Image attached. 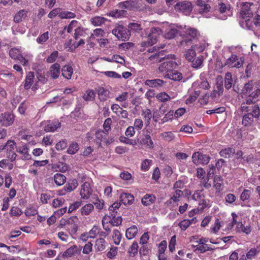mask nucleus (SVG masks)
<instances>
[{
  "mask_svg": "<svg viewBox=\"0 0 260 260\" xmlns=\"http://www.w3.org/2000/svg\"><path fill=\"white\" fill-rule=\"evenodd\" d=\"M241 109L243 111L248 112L243 116L242 123L245 126H251L253 122V118H258L260 116L259 107L257 104L242 103Z\"/></svg>",
  "mask_w": 260,
  "mask_h": 260,
  "instance_id": "f257e3e1",
  "label": "nucleus"
},
{
  "mask_svg": "<svg viewBox=\"0 0 260 260\" xmlns=\"http://www.w3.org/2000/svg\"><path fill=\"white\" fill-rule=\"evenodd\" d=\"M242 97L245 99L242 103L247 105L255 104L260 94V90L255 86L252 81L246 83L242 90Z\"/></svg>",
  "mask_w": 260,
  "mask_h": 260,
  "instance_id": "f03ea898",
  "label": "nucleus"
},
{
  "mask_svg": "<svg viewBox=\"0 0 260 260\" xmlns=\"http://www.w3.org/2000/svg\"><path fill=\"white\" fill-rule=\"evenodd\" d=\"M166 61L161 63L158 67V71L160 73L165 75L169 74L178 66L175 60V56L173 54L166 56Z\"/></svg>",
  "mask_w": 260,
  "mask_h": 260,
  "instance_id": "7ed1b4c3",
  "label": "nucleus"
},
{
  "mask_svg": "<svg viewBox=\"0 0 260 260\" xmlns=\"http://www.w3.org/2000/svg\"><path fill=\"white\" fill-rule=\"evenodd\" d=\"M162 30L160 28L158 27H152L148 35V40L147 41H143L141 43L140 45L143 49H140V51H143L144 50L145 47L149 46H152L157 42V36L161 35Z\"/></svg>",
  "mask_w": 260,
  "mask_h": 260,
  "instance_id": "20e7f679",
  "label": "nucleus"
},
{
  "mask_svg": "<svg viewBox=\"0 0 260 260\" xmlns=\"http://www.w3.org/2000/svg\"><path fill=\"white\" fill-rule=\"evenodd\" d=\"M199 35L197 30L193 28L184 26L183 32L181 34L183 40L180 42L181 45H188Z\"/></svg>",
  "mask_w": 260,
  "mask_h": 260,
  "instance_id": "39448f33",
  "label": "nucleus"
},
{
  "mask_svg": "<svg viewBox=\"0 0 260 260\" xmlns=\"http://www.w3.org/2000/svg\"><path fill=\"white\" fill-rule=\"evenodd\" d=\"M112 34L118 39L123 41L128 40L131 36L129 30L122 25L116 24L112 31Z\"/></svg>",
  "mask_w": 260,
  "mask_h": 260,
  "instance_id": "423d86ee",
  "label": "nucleus"
},
{
  "mask_svg": "<svg viewBox=\"0 0 260 260\" xmlns=\"http://www.w3.org/2000/svg\"><path fill=\"white\" fill-rule=\"evenodd\" d=\"M161 34H164L166 38L171 39L174 38L178 33V30L174 25H170L168 22L164 23L161 27Z\"/></svg>",
  "mask_w": 260,
  "mask_h": 260,
  "instance_id": "0eeeda50",
  "label": "nucleus"
},
{
  "mask_svg": "<svg viewBox=\"0 0 260 260\" xmlns=\"http://www.w3.org/2000/svg\"><path fill=\"white\" fill-rule=\"evenodd\" d=\"M175 9L176 10L188 15L192 10L193 6L190 2L185 1L177 3L175 6Z\"/></svg>",
  "mask_w": 260,
  "mask_h": 260,
  "instance_id": "6e6552de",
  "label": "nucleus"
},
{
  "mask_svg": "<svg viewBox=\"0 0 260 260\" xmlns=\"http://www.w3.org/2000/svg\"><path fill=\"white\" fill-rule=\"evenodd\" d=\"M243 63L244 58L243 57H238L236 55H232L226 59L224 66H227L230 68H240Z\"/></svg>",
  "mask_w": 260,
  "mask_h": 260,
  "instance_id": "1a4fd4ad",
  "label": "nucleus"
},
{
  "mask_svg": "<svg viewBox=\"0 0 260 260\" xmlns=\"http://www.w3.org/2000/svg\"><path fill=\"white\" fill-rule=\"evenodd\" d=\"M191 199L199 202V207L201 210H204L208 204V201L205 199V196L202 190H196L191 196Z\"/></svg>",
  "mask_w": 260,
  "mask_h": 260,
  "instance_id": "9d476101",
  "label": "nucleus"
},
{
  "mask_svg": "<svg viewBox=\"0 0 260 260\" xmlns=\"http://www.w3.org/2000/svg\"><path fill=\"white\" fill-rule=\"evenodd\" d=\"M16 143L14 140H8L2 149H5L7 151V156L11 161L14 160L17 154L14 150L16 148Z\"/></svg>",
  "mask_w": 260,
  "mask_h": 260,
  "instance_id": "9b49d317",
  "label": "nucleus"
},
{
  "mask_svg": "<svg viewBox=\"0 0 260 260\" xmlns=\"http://www.w3.org/2000/svg\"><path fill=\"white\" fill-rule=\"evenodd\" d=\"M192 162L198 165H207L209 163L210 157L206 155L199 152H194L192 156Z\"/></svg>",
  "mask_w": 260,
  "mask_h": 260,
  "instance_id": "f8f14e48",
  "label": "nucleus"
},
{
  "mask_svg": "<svg viewBox=\"0 0 260 260\" xmlns=\"http://www.w3.org/2000/svg\"><path fill=\"white\" fill-rule=\"evenodd\" d=\"M15 119V116L10 113H2L0 115V124L4 126L11 125Z\"/></svg>",
  "mask_w": 260,
  "mask_h": 260,
  "instance_id": "ddd939ff",
  "label": "nucleus"
},
{
  "mask_svg": "<svg viewBox=\"0 0 260 260\" xmlns=\"http://www.w3.org/2000/svg\"><path fill=\"white\" fill-rule=\"evenodd\" d=\"M253 5V3H243L240 11V15L242 19H247V18H252L253 16L252 12L250 7Z\"/></svg>",
  "mask_w": 260,
  "mask_h": 260,
  "instance_id": "4468645a",
  "label": "nucleus"
},
{
  "mask_svg": "<svg viewBox=\"0 0 260 260\" xmlns=\"http://www.w3.org/2000/svg\"><path fill=\"white\" fill-rule=\"evenodd\" d=\"M9 55L11 58L19 60L23 66H26L27 64L28 60L21 55V51L19 49L12 48L9 51Z\"/></svg>",
  "mask_w": 260,
  "mask_h": 260,
  "instance_id": "2eb2a0df",
  "label": "nucleus"
},
{
  "mask_svg": "<svg viewBox=\"0 0 260 260\" xmlns=\"http://www.w3.org/2000/svg\"><path fill=\"white\" fill-rule=\"evenodd\" d=\"M92 192V190L90 187V184L87 182H84L81 185V188L80 191L81 198L83 200L88 199L90 198Z\"/></svg>",
  "mask_w": 260,
  "mask_h": 260,
  "instance_id": "dca6fc26",
  "label": "nucleus"
},
{
  "mask_svg": "<svg viewBox=\"0 0 260 260\" xmlns=\"http://www.w3.org/2000/svg\"><path fill=\"white\" fill-rule=\"evenodd\" d=\"M210 2H211V0L196 1V4L199 7L200 13H207L210 11L211 6L209 4Z\"/></svg>",
  "mask_w": 260,
  "mask_h": 260,
  "instance_id": "f3484780",
  "label": "nucleus"
},
{
  "mask_svg": "<svg viewBox=\"0 0 260 260\" xmlns=\"http://www.w3.org/2000/svg\"><path fill=\"white\" fill-rule=\"evenodd\" d=\"M145 84L150 87L159 88L165 85V82L160 79H147L145 81Z\"/></svg>",
  "mask_w": 260,
  "mask_h": 260,
  "instance_id": "a211bd4d",
  "label": "nucleus"
},
{
  "mask_svg": "<svg viewBox=\"0 0 260 260\" xmlns=\"http://www.w3.org/2000/svg\"><path fill=\"white\" fill-rule=\"evenodd\" d=\"M60 73V65L57 63L52 64L50 68L49 74L53 79H57Z\"/></svg>",
  "mask_w": 260,
  "mask_h": 260,
  "instance_id": "6ab92c4d",
  "label": "nucleus"
},
{
  "mask_svg": "<svg viewBox=\"0 0 260 260\" xmlns=\"http://www.w3.org/2000/svg\"><path fill=\"white\" fill-rule=\"evenodd\" d=\"M120 201L124 205H131L134 201V197L129 193H122L120 194Z\"/></svg>",
  "mask_w": 260,
  "mask_h": 260,
  "instance_id": "aec40b11",
  "label": "nucleus"
},
{
  "mask_svg": "<svg viewBox=\"0 0 260 260\" xmlns=\"http://www.w3.org/2000/svg\"><path fill=\"white\" fill-rule=\"evenodd\" d=\"M138 230L136 225H134L127 228L125 231V237L128 240L134 238L138 234Z\"/></svg>",
  "mask_w": 260,
  "mask_h": 260,
  "instance_id": "412c9836",
  "label": "nucleus"
},
{
  "mask_svg": "<svg viewBox=\"0 0 260 260\" xmlns=\"http://www.w3.org/2000/svg\"><path fill=\"white\" fill-rule=\"evenodd\" d=\"M99 99L101 101H106L109 97V91L102 87L96 88Z\"/></svg>",
  "mask_w": 260,
  "mask_h": 260,
  "instance_id": "4be33fe9",
  "label": "nucleus"
},
{
  "mask_svg": "<svg viewBox=\"0 0 260 260\" xmlns=\"http://www.w3.org/2000/svg\"><path fill=\"white\" fill-rule=\"evenodd\" d=\"M141 143L149 149H152L154 147L153 142L149 134H146L143 136L141 140Z\"/></svg>",
  "mask_w": 260,
  "mask_h": 260,
  "instance_id": "5701e85b",
  "label": "nucleus"
},
{
  "mask_svg": "<svg viewBox=\"0 0 260 260\" xmlns=\"http://www.w3.org/2000/svg\"><path fill=\"white\" fill-rule=\"evenodd\" d=\"M16 151L22 154V159L28 160L30 158V155L28 152V148L26 145L16 148Z\"/></svg>",
  "mask_w": 260,
  "mask_h": 260,
  "instance_id": "b1692460",
  "label": "nucleus"
},
{
  "mask_svg": "<svg viewBox=\"0 0 260 260\" xmlns=\"http://www.w3.org/2000/svg\"><path fill=\"white\" fill-rule=\"evenodd\" d=\"M62 75L66 79L69 80L71 79L73 73L72 67L69 65L64 66L61 69Z\"/></svg>",
  "mask_w": 260,
  "mask_h": 260,
  "instance_id": "393cba45",
  "label": "nucleus"
},
{
  "mask_svg": "<svg viewBox=\"0 0 260 260\" xmlns=\"http://www.w3.org/2000/svg\"><path fill=\"white\" fill-rule=\"evenodd\" d=\"M60 123L58 121L49 122L44 127V131L46 132H54L60 127Z\"/></svg>",
  "mask_w": 260,
  "mask_h": 260,
  "instance_id": "a878e982",
  "label": "nucleus"
},
{
  "mask_svg": "<svg viewBox=\"0 0 260 260\" xmlns=\"http://www.w3.org/2000/svg\"><path fill=\"white\" fill-rule=\"evenodd\" d=\"M78 250L77 246L74 245L67 249L62 254L61 257L63 258L72 256L76 253Z\"/></svg>",
  "mask_w": 260,
  "mask_h": 260,
  "instance_id": "bb28decb",
  "label": "nucleus"
},
{
  "mask_svg": "<svg viewBox=\"0 0 260 260\" xmlns=\"http://www.w3.org/2000/svg\"><path fill=\"white\" fill-rule=\"evenodd\" d=\"M251 18L243 19V20L240 22L241 26L244 29L252 30L254 28V25L253 20H252Z\"/></svg>",
  "mask_w": 260,
  "mask_h": 260,
  "instance_id": "cd10ccee",
  "label": "nucleus"
},
{
  "mask_svg": "<svg viewBox=\"0 0 260 260\" xmlns=\"http://www.w3.org/2000/svg\"><path fill=\"white\" fill-rule=\"evenodd\" d=\"M94 210V205L90 203L85 204L80 209L82 215H89Z\"/></svg>",
  "mask_w": 260,
  "mask_h": 260,
  "instance_id": "c85d7f7f",
  "label": "nucleus"
},
{
  "mask_svg": "<svg viewBox=\"0 0 260 260\" xmlns=\"http://www.w3.org/2000/svg\"><path fill=\"white\" fill-rule=\"evenodd\" d=\"M107 133L103 131L99 130L96 132L95 134L94 142L98 145H100L101 142L103 139L106 138Z\"/></svg>",
  "mask_w": 260,
  "mask_h": 260,
  "instance_id": "c756f323",
  "label": "nucleus"
},
{
  "mask_svg": "<svg viewBox=\"0 0 260 260\" xmlns=\"http://www.w3.org/2000/svg\"><path fill=\"white\" fill-rule=\"evenodd\" d=\"M196 222V218H192L191 219H184L179 223V226L182 230L185 231L190 225L195 223Z\"/></svg>",
  "mask_w": 260,
  "mask_h": 260,
  "instance_id": "7c9ffc66",
  "label": "nucleus"
},
{
  "mask_svg": "<svg viewBox=\"0 0 260 260\" xmlns=\"http://www.w3.org/2000/svg\"><path fill=\"white\" fill-rule=\"evenodd\" d=\"M28 12L25 10H21L17 12L14 17V21L16 23L22 21L23 18H25L27 15Z\"/></svg>",
  "mask_w": 260,
  "mask_h": 260,
  "instance_id": "2f4dec72",
  "label": "nucleus"
},
{
  "mask_svg": "<svg viewBox=\"0 0 260 260\" xmlns=\"http://www.w3.org/2000/svg\"><path fill=\"white\" fill-rule=\"evenodd\" d=\"M35 78L34 73L31 72H29L25 78L24 88L26 89H29L32 85Z\"/></svg>",
  "mask_w": 260,
  "mask_h": 260,
  "instance_id": "473e14b6",
  "label": "nucleus"
},
{
  "mask_svg": "<svg viewBox=\"0 0 260 260\" xmlns=\"http://www.w3.org/2000/svg\"><path fill=\"white\" fill-rule=\"evenodd\" d=\"M106 241L103 238H99L95 241L94 248L96 251H102L106 248Z\"/></svg>",
  "mask_w": 260,
  "mask_h": 260,
  "instance_id": "72a5a7b5",
  "label": "nucleus"
},
{
  "mask_svg": "<svg viewBox=\"0 0 260 260\" xmlns=\"http://www.w3.org/2000/svg\"><path fill=\"white\" fill-rule=\"evenodd\" d=\"M66 177L61 174L56 173L54 176V180L57 186L63 185L66 181Z\"/></svg>",
  "mask_w": 260,
  "mask_h": 260,
  "instance_id": "f704fd0d",
  "label": "nucleus"
},
{
  "mask_svg": "<svg viewBox=\"0 0 260 260\" xmlns=\"http://www.w3.org/2000/svg\"><path fill=\"white\" fill-rule=\"evenodd\" d=\"M78 186V183L76 179L70 180L68 183L66 185V190L69 192L75 190Z\"/></svg>",
  "mask_w": 260,
  "mask_h": 260,
  "instance_id": "c9c22d12",
  "label": "nucleus"
},
{
  "mask_svg": "<svg viewBox=\"0 0 260 260\" xmlns=\"http://www.w3.org/2000/svg\"><path fill=\"white\" fill-rule=\"evenodd\" d=\"M165 77L174 81H180L182 78V75L181 73L173 70L169 74L165 75Z\"/></svg>",
  "mask_w": 260,
  "mask_h": 260,
  "instance_id": "e433bc0d",
  "label": "nucleus"
},
{
  "mask_svg": "<svg viewBox=\"0 0 260 260\" xmlns=\"http://www.w3.org/2000/svg\"><path fill=\"white\" fill-rule=\"evenodd\" d=\"M79 219L77 216H73L69 218L66 220V223L68 224L73 225V229L75 232L77 231L78 225L77 223L78 222Z\"/></svg>",
  "mask_w": 260,
  "mask_h": 260,
  "instance_id": "4c0bfd02",
  "label": "nucleus"
},
{
  "mask_svg": "<svg viewBox=\"0 0 260 260\" xmlns=\"http://www.w3.org/2000/svg\"><path fill=\"white\" fill-rule=\"evenodd\" d=\"M106 20L107 19L104 17L101 16H95L91 18L90 22L93 25L95 26H101L104 24Z\"/></svg>",
  "mask_w": 260,
  "mask_h": 260,
  "instance_id": "58836bf2",
  "label": "nucleus"
},
{
  "mask_svg": "<svg viewBox=\"0 0 260 260\" xmlns=\"http://www.w3.org/2000/svg\"><path fill=\"white\" fill-rule=\"evenodd\" d=\"M142 115L145 120L146 125H149L150 121L152 117L151 111L149 109H145L142 111Z\"/></svg>",
  "mask_w": 260,
  "mask_h": 260,
  "instance_id": "ea45409f",
  "label": "nucleus"
},
{
  "mask_svg": "<svg viewBox=\"0 0 260 260\" xmlns=\"http://www.w3.org/2000/svg\"><path fill=\"white\" fill-rule=\"evenodd\" d=\"M86 29L81 26H78L75 29L74 38L77 40L79 37L82 36H85L87 35Z\"/></svg>",
  "mask_w": 260,
  "mask_h": 260,
  "instance_id": "a19ab883",
  "label": "nucleus"
},
{
  "mask_svg": "<svg viewBox=\"0 0 260 260\" xmlns=\"http://www.w3.org/2000/svg\"><path fill=\"white\" fill-rule=\"evenodd\" d=\"M76 17V14L71 11H62L60 9L59 18L60 19H72Z\"/></svg>",
  "mask_w": 260,
  "mask_h": 260,
  "instance_id": "79ce46f5",
  "label": "nucleus"
},
{
  "mask_svg": "<svg viewBox=\"0 0 260 260\" xmlns=\"http://www.w3.org/2000/svg\"><path fill=\"white\" fill-rule=\"evenodd\" d=\"M233 86V78L231 73L225 74L224 79V86L227 89H230Z\"/></svg>",
  "mask_w": 260,
  "mask_h": 260,
  "instance_id": "37998d69",
  "label": "nucleus"
},
{
  "mask_svg": "<svg viewBox=\"0 0 260 260\" xmlns=\"http://www.w3.org/2000/svg\"><path fill=\"white\" fill-rule=\"evenodd\" d=\"M128 30L129 32L133 31L135 33H139L142 29L141 24L138 23L133 22L129 23L128 25Z\"/></svg>",
  "mask_w": 260,
  "mask_h": 260,
  "instance_id": "c03bdc74",
  "label": "nucleus"
},
{
  "mask_svg": "<svg viewBox=\"0 0 260 260\" xmlns=\"http://www.w3.org/2000/svg\"><path fill=\"white\" fill-rule=\"evenodd\" d=\"M219 153L221 156L229 158L235 153V149L232 148H225L221 150Z\"/></svg>",
  "mask_w": 260,
  "mask_h": 260,
  "instance_id": "a18cd8bd",
  "label": "nucleus"
},
{
  "mask_svg": "<svg viewBox=\"0 0 260 260\" xmlns=\"http://www.w3.org/2000/svg\"><path fill=\"white\" fill-rule=\"evenodd\" d=\"M83 99L86 101H92L95 98V93L92 89L87 90L83 95Z\"/></svg>",
  "mask_w": 260,
  "mask_h": 260,
  "instance_id": "49530a36",
  "label": "nucleus"
},
{
  "mask_svg": "<svg viewBox=\"0 0 260 260\" xmlns=\"http://www.w3.org/2000/svg\"><path fill=\"white\" fill-rule=\"evenodd\" d=\"M155 200V197L150 194H145L142 199V203L145 206H148Z\"/></svg>",
  "mask_w": 260,
  "mask_h": 260,
  "instance_id": "de8ad7c7",
  "label": "nucleus"
},
{
  "mask_svg": "<svg viewBox=\"0 0 260 260\" xmlns=\"http://www.w3.org/2000/svg\"><path fill=\"white\" fill-rule=\"evenodd\" d=\"M214 187L215 188L217 191L219 192L222 190V180L221 177L216 176L214 177Z\"/></svg>",
  "mask_w": 260,
  "mask_h": 260,
  "instance_id": "09e8293b",
  "label": "nucleus"
},
{
  "mask_svg": "<svg viewBox=\"0 0 260 260\" xmlns=\"http://www.w3.org/2000/svg\"><path fill=\"white\" fill-rule=\"evenodd\" d=\"M156 99L160 102H166L171 99V97L166 92H162L156 95Z\"/></svg>",
  "mask_w": 260,
  "mask_h": 260,
  "instance_id": "8fccbe9b",
  "label": "nucleus"
},
{
  "mask_svg": "<svg viewBox=\"0 0 260 260\" xmlns=\"http://www.w3.org/2000/svg\"><path fill=\"white\" fill-rule=\"evenodd\" d=\"M162 53L161 52L155 53V54L151 55L149 59L152 61L153 62H160L162 59H165L166 56L162 57Z\"/></svg>",
  "mask_w": 260,
  "mask_h": 260,
  "instance_id": "3c124183",
  "label": "nucleus"
},
{
  "mask_svg": "<svg viewBox=\"0 0 260 260\" xmlns=\"http://www.w3.org/2000/svg\"><path fill=\"white\" fill-rule=\"evenodd\" d=\"M112 238L115 244H119L121 239V235L118 230H115L113 231Z\"/></svg>",
  "mask_w": 260,
  "mask_h": 260,
  "instance_id": "603ef678",
  "label": "nucleus"
},
{
  "mask_svg": "<svg viewBox=\"0 0 260 260\" xmlns=\"http://www.w3.org/2000/svg\"><path fill=\"white\" fill-rule=\"evenodd\" d=\"M138 251V245L137 242H134L129 248L128 252L131 256L134 257Z\"/></svg>",
  "mask_w": 260,
  "mask_h": 260,
  "instance_id": "864d4df0",
  "label": "nucleus"
},
{
  "mask_svg": "<svg viewBox=\"0 0 260 260\" xmlns=\"http://www.w3.org/2000/svg\"><path fill=\"white\" fill-rule=\"evenodd\" d=\"M160 137L166 141H171L173 140L175 136L174 134L171 132H166L160 134Z\"/></svg>",
  "mask_w": 260,
  "mask_h": 260,
  "instance_id": "5fc2aeb1",
  "label": "nucleus"
},
{
  "mask_svg": "<svg viewBox=\"0 0 260 260\" xmlns=\"http://www.w3.org/2000/svg\"><path fill=\"white\" fill-rule=\"evenodd\" d=\"M200 94V91H195L191 93L186 100V104H190L194 102Z\"/></svg>",
  "mask_w": 260,
  "mask_h": 260,
  "instance_id": "6e6d98bb",
  "label": "nucleus"
},
{
  "mask_svg": "<svg viewBox=\"0 0 260 260\" xmlns=\"http://www.w3.org/2000/svg\"><path fill=\"white\" fill-rule=\"evenodd\" d=\"M203 57L200 56L192 60V67L194 68H201L203 64Z\"/></svg>",
  "mask_w": 260,
  "mask_h": 260,
  "instance_id": "4d7b16f0",
  "label": "nucleus"
},
{
  "mask_svg": "<svg viewBox=\"0 0 260 260\" xmlns=\"http://www.w3.org/2000/svg\"><path fill=\"white\" fill-rule=\"evenodd\" d=\"M116 213H111L112 223L111 224L113 226H118L122 223V218L120 216L115 217Z\"/></svg>",
  "mask_w": 260,
  "mask_h": 260,
  "instance_id": "13d9d810",
  "label": "nucleus"
},
{
  "mask_svg": "<svg viewBox=\"0 0 260 260\" xmlns=\"http://www.w3.org/2000/svg\"><path fill=\"white\" fill-rule=\"evenodd\" d=\"M183 193L182 190L176 189L173 193L171 200H172L174 202H178L180 200V198L183 196Z\"/></svg>",
  "mask_w": 260,
  "mask_h": 260,
  "instance_id": "bf43d9fd",
  "label": "nucleus"
},
{
  "mask_svg": "<svg viewBox=\"0 0 260 260\" xmlns=\"http://www.w3.org/2000/svg\"><path fill=\"white\" fill-rule=\"evenodd\" d=\"M49 39V33L45 32L39 36L36 40L37 42L39 44H43Z\"/></svg>",
  "mask_w": 260,
  "mask_h": 260,
  "instance_id": "052dcab7",
  "label": "nucleus"
},
{
  "mask_svg": "<svg viewBox=\"0 0 260 260\" xmlns=\"http://www.w3.org/2000/svg\"><path fill=\"white\" fill-rule=\"evenodd\" d=\"M78 144L76 143H73L69 146L67 150V152L69 154H75L78 151Z\"/></svg>",
  "mask_w": 260,
  "mask_h": 260,
  "instance_id": "680f3d73",
  "label": "nucleus"
},
{
  "mask_svg": "<svg viewBox=\"0 0 260 260\" xmlns=\"http://www.w3.org/2000/svg\"><path fill=\"white\" fill-rule=\"evenodd\" d=\"M101 228L98 225H94L92 229L89 232V237L91 238H94L95 236L100 233Z\"/></svg>",
  "mask_w": 260,
  "mask_h": 260,
  "instance_id": "e2e57ef3",
  "label": "nucleus"
},
{
  "mask_svg": "<svg viewBox=\"0 0 260 260\" xmlns=\"http://www.w3.org/2000/svg\"><path fill=\"white\" fill-rule=\"evenodd\" d=\"M22 213L21 210L17 207H12L10 211V214L12 216H19Z\"/></svg>",
  "mask_w": 260,
  "mask_h": 260,
  "instance_id": "0e129e2a",
  "label": "nucleus"
},
{
  "mask_svg": "<svg viewBox=\"0 0 260 260\" xmlns=\"http://www.w3.org/2000/svg\"><path fill=\"white\" fill-rule=\"evenodd\" d=\"M152 162V160L150 159H145L141 164V168L143 171H147L149 170L151 164Z\"/></svg>",
  "mask_w": 260,
  "mask_h": 260,
  "instance_id": "69168bd1",
  "label": "nucleus"
},
{
  "mask_svg": "<svg viewBox=\"0 0 260 260\" xmlns=\"http://www.w3.org/2000/svg\"><path fill=\"white\" fill-rule=\"evenodd\" d=\"M58 55V52L57 51H54L52 53L46 58V61L48 63L54 62Z\"/></svg>",
  "mask_w": 260,
  "mask_h": 260,
  "instance_id": "338daca9",
  "label": "nucleus"
},
{
  "mask_svg": "<svg viewBox=\"0 0 260 260\" xmlns=\"http://www.w3.org/2000/svg\"><path fill=\"white\" fill-rule=\"evenodd\" d=\"M143 126V121L140 118H136L134 120V126L137 131L141 130Z\"/></svg>",
  "mask_w": 260,
  "mask_h": 260,
  "instance_id": "774afa93",
  "label": "nucleus"
}]
</instances>
